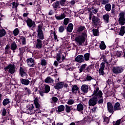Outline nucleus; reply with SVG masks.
Segmentation results:
<instances>
[{"mask_svg":"<svg viewBox=\"0 0 125 125\" xmlns=\"http://www.w3.org/2000/svg\"><path fill=\"white\" fill-rule=\"evenodd\" d=\"M92 98L89 100L88 104L90 107L94 106L96 104L102 105L104 100L103 99V93L102 91L99 90V87L96 88L92 95Z\"/></svg>","mask_w":125,"mask_h":125,"instance_id":"1","label":"nucleus"},{"mask_svg":"<svg viewBox=\"0 0 125 125\" xmlns=\"http://www.w3.org/2000/svg\"><path fill=\"white\" fill-rule=\"evenodd\" d=\"M87 38V31H84L81 35L77 36L75 38V42L79 43V45H83V43L85 42V39Z\"/></svg>","mask_w":125,"mask_h":125,"instance_id":"2","label":"nucleus"},{"mask_svg":"<svg viewBox=\"0 0 125 125\" xmlns=\"http://www.w3.org/2000/svg\"><path fill=\"white\" fill-rule=\"evenodd\" d=\"M35 109V106H34V104H30L26 105V108H25V113L26 114H29V115H32L33 114H41L42 113V110H36Z\"/></svg>","mask_w":125,"mask_h":125,"instance_id":"3","label":"nucleus"},{"mask_svg":"<svg viewBox=\"0 0 125 125\" xmlns=\"http://www.w3.org/2000/svg\"><path fill=\"white\" fill-rule=\"evenodd\" d=\"M38 40H44V35L42 31V25L39 24L37 29Z\"/></svg>","mask_w":125,"mask_h":125,"instance_id":"4","label":"nucleus"},{"mask_svg":"<svg viewBox=\"0 0 125 125\" xmlns=\"http://www.w3.org/2000/svg\"><path fill=\"white\" fill-rule=\"evenodd\" d=\"M100 23H101V20L99 18L95 16H93L92 19V26H95L96 29L98 27V25H100Z\"/></svg>","mask_w":125,"mask_h":125,"instance_id":"5","label":"nucleus"},{"mask_svg":"<svg viewBox=\"0 0 125 125\" xmlns=\"http://www.w3.org/2000/svg\"><path fill=\"white\" fill-rule=\"evenodd\" d=\"M119 25L124 26L125 24V12L122 11L119 14V18L118 20Z\"/></svg>","mask_w":125,"mask_h":125,"instance_id":"6","label":"nucleus"},{"mask_svg":"<svg viewBox=\"0 0 125 125\" xmlns=\"http://www.w3.org/2000/svg\"><path fill=\"white\" fill-rule=\"evenodd\" d=\"M124 70H125V67L122 66H116L113 67L112 72L113 74H122Z\"/></svg>","mask_w":125,"mask_h":125,"instance_id":"7","label":"nucleus"},{"mask_svg":"<svg viewBox=\"0 0 125 125\" xmlns=\"http://www.w3.org/2000/svg\"><path fill=\"white\" fill-rule=\"evenodd\" d=\"M25 22L27 23L28 27L31 28V30L36 28V22L33 21L30 18H27V19L25 20Z\"/></svg>","mask_w":125,"mask_h":125,"instance_id":"8","label":"nucleus"},{"mask_svg":"<svg viewBox=\"0 0 125 125\" xmlns=\"http://www.w3.org/2000/svg\"><path fill=\"white\" fill-rule=\"evenodd\" d=\"M5 71L9 70L10 74H14L15 73V65L14 64H9L4 68Z\"/></svg>","mask_w":125,"mask_h":125,"instance_id":"9","label":"nucleus"},{"mask_svg":"<svg viewBox=\"0 0 125 125\" xmlns=\"http://www.w3.org/2000/svg\"><path fill=\"white\" fill-rule=\"evenodd\" d=\"M27 72L26 69L23 68L22 67H20L19 75L21 77H22V78L25 77L26 79H27L28 77V74H27V72Z\"/></svg>","mask_w":125,"mask_h":125,"instance_id":"10","label":"nucleus"},{"mask_svg":"<svg viewBox=\"0 0 125 125\" xmlns=\"http://www.w3.org/2000/svg\"><path fill=\"white\" fill-rule=\"evenodd\" d=\"M20 81L21 84H23V85L27 86L29 85V84L32 85V83H33V81L30 82L29 80L27 79L21 78Z\"/></svg>","mask_w":125,"mask_h":125,"instance_id":"11","label":"nucleus"},{"mask_svg":"<svg viewBox=\"0 0 125 125\" xmlns=\"http://www.w3.org/2000/svg\"><path fill=\"white\" fill-rule=\"evenodd\" d=\"M26 62L29 67H35V65H36V62L33 58L27 59Z\"/></svg>","mask_w":125,"mask_h":125,"instance_id":"12","label":"nucleus"},{"mask_svg":"<svg viewBox=\"0 0 125 125\" xmlns=\"http://www.w3.org/2000/svg\"><path fill=\"white\" fill-rule=\"evenodd\" d=\"M107 110L109 113H111L112 114H114V112H115V108L114 107V106H113L112 103L108 102L107 103Z\"/></svg>","mask_w":125,"mask_h":125,"instance_id":"13","label":"nucleus"},{"mask_svg":"<svg viewBox=\"0 0 125 125\" xmlns=\"http://www.w3.org/2000/svg\"><path fill=\"white\" fill-rule=\"evenodd\" d=\"M34 104L35 106L36 109L35 110L40 111V108L41 107V104L39 103V100L38 99V97H36L34 100Z\"/></svg>","mask_w":125,"mask_h":125,"instance_id":"14","label":"nucleus"},{"mask_svg":"<svg viewBox=\"0 0 125 125\" xmlns=\"http://www.w3.org/2000/svg\"><path fill=\"white\" fill-rule=\"evenodd\" d=\"M42 40L37 39L36 41V48L41 49L42 48Z\"/></svg>","mask_w":125,"mask_h":125,"instance_id":"15","label":"nucleus"},{"mask_svg":"<svg viewBox=\"0 0 125 125\" xmlns=\"http://www.w3.org/2000/svg\"><path fill=\"white\" fill-rule=\"evenodd\" d=\"M75 61L78 62L79 63H83L84 61V59L83 55H79L77 56L75 58Z\"/></svg>","mask_w":125,"mask_h":125,"instance_id":"16","label":"nucleus"},{"mask_svg":"<svg viewBox=\"0 0 125 125\" xmlns=\"http://www.w3.org/2000/svg\"><path fill=\"white\" fill-rule=\"evenodd\" d=\"M55 89H61L64 87V82H59L54 86Z\"/></svg>","mask_w":125,"mask_h":125,"instance_id":"17","label":"nucleus"},{"mask_svg":"<svg viewBox=\"0 0 125 125\" xmlns=\"http://www.w3.org/2000/svg\"><path fill=\"white\" fill-rule=\"evenodd\" d=\"M81 88L84 93H87L88 92V84H83Z\"/></svg>","mask_w":125,"mask_h":125,"instance_id":"18","label":"nucleus"},{"mask_svg":"<svg viewBox=\"0 0 125 125\" xmlns=\"http://www.w3.org/2000/svg\"><path fill=\"white\" fill-rule=\"evenodd\" d=\"M77 110L78 112H82V111H83V105L81 103L78 104L77 105V109H73V111L77 112Z\"/></svg>","mask_w":125,"mask_h":125,"instance_id":"19","label":"nucleus"},{"mask_svg":"<svg viewBox=\"0 0 125 125\" xmlns=\"http://www.w3.org/2000/svg\"><path fill=\"white\" fill-rule=\"evenodd\" d=\"M11 53V50H10V46L9 44H7L4 49V54L7 55V54H9V53Z\"/></svg>","mask_w":125,"mask_h":125,"instance_id":"20","label":"nucleus"},{"mask_svg":"<svg viewBox=\"0 0 125 125\" xmlns=\"http://www.w3.org/2000/svg\"><path fill=\"white\" fill-rule=\"evenodd\" d=\"M74 28V25L73 23H69L68 26L66 28V31L68 32V33H72L73 32V29Z\"/></svg>","mask_w":125,"mask_h":125,"instance_id":"21","label":"nucleus"},{"mask_svg":"<svg viewBox=\"0 0 125 125\" xmlns=\"http://www.w3.org/2000/svg\"><path fill=\"white\" fill-rule=\"evenodd\" d=\"M114 111H119L122 110V107H121V104L119 102H117L114 104Z\"/></svg>","mask_w":125,"mask_h":125,"instance_id":"22","label":"nucleus"},{"mask_svg":"<svg viewBox=\"0 0 125 125\" xmlns=\"http://www.w3.org/2000/svg\"><path fill=\"white\" fill-rule=\"evenodd\" d=\"M52 6L53 8H54L55 10H56L57 8H60V3L59 1L56 0L54 3L52 4Z\"/></svg>","mask_w":125,"mask_h":125,"instance_id":"23","label":"nucleus"},{"mask_svg":"<svg viewBox=\"0 0 125 125\" xmlns=\"http://www.w3.org/2000/svg\"><path fill=\"white\" fill-rule=\"evenodd\" d=\"M71 91L72 92V93H77L78 91V92H80V90L79 89V87H78V86H77L76 85H74L73 86L72 89H71Z\"/></svg>","mask_w":125,"mask_h":125,"instance_id":"24","label":"nucleus"},{"mask_svg":"<svg viewBox=\"0 0 125 125\" xmlns=\"http://www.w3.org/2000/svg\"><path fill=\"white\" fill-rule=\"evenodd\" d=\"M99 27H97L96 29L94 28L92 30L93 35L94 37H97V36H99Z\"/></svg>","mask_w":125,"mask_h":125,"instance_id":"25","label":"nucleus"},{"mask_svg":"<svg viewBox=\"0 0 125 125\" xmlns=\"http://www.w3.org/2000/svg\"><path fill=\"white\" fill-rule=\"evenodd\" d=\"M65 110V106L63 105H60L59 106H58V110H56L57 113L59 112L61 113V112H63Z\"/></svg>","mask_w":125,"mask_h":125,"instance_id":"26","label":"nucleus"},{"mask_svg":"<svg viewBox=\"0 0 125 125\" xmlns=\"http://www.w3.org/2000/svg\"><path fill=\"white\" fill-rule=\"evenodd\" d=\"M125 26H121V27L120 28L119 35V36H123L125 35Z\"/></svg>","mask_w":125,"mask_h":125,"instance_id":"27","label":"nucleus"},{"mask_svg":"<svg viewBox=\"0 0 125 125\" xmlns=\"http://www.w3.org/2000/svg\"><path fill=\"white\" fill-rule=\"evenodd\" d=\"M53 82H54V81L49 76L47 77L44 80V83H52Z\"/></svg>","mask_w":125,"mask_h":125,"instance_id":"28","label":"nucleus"},{"mask_svg":"<svg viewBox=\"0 0 125 125\" xmlns=\"http://www.w3.org/2000/svg\"><path fill=\"white\" fill-rule=\"evenodd\" d=\"M103 18L105 23H108L109 22V19H110V16L109 14H105L103 16Z\"/></svg>","mask_w":125,"mask_h":125,"instance_id":"29","label":"nucleus"},{"mask_svg":"<svg viewBox=\"0 0 125 125\" xmlns=\"http://www.w3.org/2000/svg\"><path fill=\"white\" fill-rule=\"evenodd\" d=\"M11 50H16L17 49V44L15 42H13L11 43Z\"/></svg>","mask_w":125,"mask_h":125,"instance_id":"30","label":"nucleus"},{"mask_svg":"<svg viewBox=\"0 0 125 125\" xmlns=\"http://www.w3.org/2000/svg\"><path fill=\"white\" fill-rule=\"evenodd\" d=\"M55 17L57 20H62V19H64L65 17H66V15L65 14L63 13L60 16H57L56 15L55 16Z\"/></svg>","mask_w":125,"mask_h":125,"instance_id":"31","label":"nucleus"},{"mask_svg":"<svg viewBox=\"0 0 125 125\" xmlns=\"http://www.w3.org/2000/svg\"><path fill=\"white\" fill-rule=\"evenodd\" d=\"M8 104H10V100H9V99H4L2 102L3 106H6V105H8Z\"/></svg>","mask_w":125,"mask_h":125,"instance_id":"32","label":"nucleus"},{"mask_svg":"<svg viewBox=\"0 0 125 125\" xmlns=\"http://www.w3.org/2000/svg\"><path fill=\"white\" fill-rule=\"evenodd\" d=\"M44 93H48L50 91V86L48 85H46L43 90Z\"/></svg>","mask_w":125,"mask_h":125,"instance_id":"33","label":"nucleus"},{"mask_svg":"<svg viewBox=\"0 0 125 125\" xmlns=\"http://www.w3.org/2000/svg\"><path fill=\"white\" fill-rule=\"evenodd\" d=\"M92 80H93V78L91 76L87 74L86 75V77L83 80V82H90Z\"/></svg>","mask_w":125,"mask_h":125,"instance_id":"34","label":"nucleus"},{"mask_svg":"<svg viewBox=\"0 0 125 125\" xmlns=\"http://www.w3.org/2000/svg\"><path fill=\"white\" fill-rule=\"evenodd\" d=\"M89 57H90V53H86L84 54V60L85 61H89Z\"/></svg>","mask_w":125,"mask_h":125,"instance_id":"35","label":"nucleus"},{"mask_svg":"<svg viewBox=\"0 0 125 125\" xmlns=\"http://www.w3.org/2000/svg\"><path fill=\"white\" fill-rule=\"evenodd\" d=\"M85 29H86L85 28V26L81 25L78 28L77 32H78L79 33H80V32H83V31H83V33H84V31H86Z\"/></svg>","mask_w":125,"mask_h":125,"instance_id":"36","label":"nucleus"},{"mask_svg":"<svg viewBox=\"0 0 125 125\" xmlns=\"http://www.w3.org/2000/svg\"><path fill=\"white\" fill-rule=\"evenodd\" d=\"M87 66V64L86 63L82 64L81 67L79 69V73L80 74H81V73H82V72H83V71L84 70V69H85V67Z\"/></svg>","mask_w":125,"mask_h":125,"instance_id":"37","label":"nucleus"},{"mask_svg":"<svg viewBox=\"0 0 125 125\" xmlns=\"http://www.w3.org/2000/svg\"><path fill=\"white\" fill-rule=\"evenodd\" d=\"M104 8L106 11H110L111 9H112V5L110 3H107L105 4Z\"/></svg>","mask_w":125,"mask_h":125,"instance_id":"38","label":"nucleus"},{"mask_svg":"<svg viewBox=\"0 0 125 125\" xmlns=\"http://www.w3.org/2000/svg\"><path fill=\"white\" fill-rule=\"evenodd\" d=\"M100 48L102 50L106 49V45L105 44V42L104 41L101 42V43L100 44Z\"/></svg>","mask_w":125,"mask_h":125,"instance_id":"39","label":"nucleus"},{"mask_svg":"<svg viewBox=\"0 0 125 125\" xmlns=\"http://www.w3.org/2000/svg\"><path fill=\"white\" fill-rule=\"evenodd\" d=\"M6 35V31L4 29L2 28V29H0V38H2V37H4Z\"/></svg>","mask_w":125,"mask_h":125,"instance_id":"40","label":"nucleus"},{"mask_svg":"<svg viewBox=\"0 0 125 125\" xmlns=\"http://www.w3.org/2000/svg\"><path fill=\"white\" fill-rule=\"evenodd\" d=\"M20 41H21L22 45H25L26 42V38L24 36H21L20 38Z\"/></svg>","mask_w":125,"mask_h":125,"instance_id":"41","label":"nucleus"},{"mask_svg":"<svg viewBox=\"0 0 125 125\" xmlns=\"http://www.w3.org/2000/svg\"><path fill=\"white\" fill-rule=\"evenodd\" d=\"M69 22H70V19L69 18H65L64 19L63 22L62 23V26H67L68 24H69Z\"/></svg>","mask_w":125,"mask_h":125,"instance_id":"42","label":"nucleus"},{"mask_svg":"<svg viewBox=\"0 0 125 125\" xmlns=\"http://www.w3.org/2000/svg\"><path fill=\"white\" fill-rule=\"evenodd\" d=\"M61 53V58H62V61L60 62V63H61L62 61L63 60H65V58H66V56H67V54L65 52H60Z\"/></svg>","mask_w":125,"mask_h":125,"instance_id":"43","label":"nucleus"},{"mask_svg":"<svg viewBox=\"0 0 125 125\" xmlns=\"http://www.w3.org/2000/svg\"><path fill=\"white\" fill-rule=\"evenodd\" d=\"M92 69H93V65L92 64H91L87 66L86 68L85 69V71L83 72H85V73H86V72H90Z\"/></svg>","mask_w":125,"mask_h":125,"instance_id":"44","label":"nucleus"},{"mask_svg":"<svg viewBox=\"0 0 125 125\" xmlns=\"http://www.w3.org/2000/svg\"><path fill=\"white\" fill-rule=\"evenodd\" d=\"M65 29H66V26L62 25L59 28V32L60 33H63L65 31Z\"/></svg>","mask_w":125,"mask_h":125,"instance_id":"45","label":"nucleus"},{"mask_svg":"<svg viewBox=\"0 0 125 125\" xmlns=\"http://www.w3.org/2000/svg\"><path fill=\"white\" fill-rule=\"evenodd\" d=\"M90 10L91 12H93V13H94V14H96V13H97V12H98V9H95V7L93 6L90 8Z\"/></svg>","mask_w":125,"mask_h":125,"instance_id":"46","label":"nucleus"},{"mask_svg":"<svg viewBox=\"0 0 125 125\" xmlns=\"http://www.w3.org/2000/svg\"><path fill=\"white\" fill-rule=\"evenodd\" d=\"M19 33H20L19 29L18 28L15 29L13 31V35L14 37H16V36H18V34H19Z\"/></svg>","mask_w":125,"mask_h":125,"instance_id":"47","label":"nucleus"},{"mask_svg":"<svg viewBox=\"0 0 125 125\" xmlns=\"http://www.w3.org/2000/svg\"><path fill=\"white\" fill-rule=\"evenodd\" d=\"M124 54V52L122 51H117L116 55L117 57H121Z\"/></svg>","mask_w":125,"mask_h":125,"instance_id":"48","label":"nucleus"},{"mask_svg":"<svg viewBox=\"0 0 125 125\" xmlns=\"http://www.w3.org/2000/svg\"><path fill=\"white\" fill-rule=\"evenodd\" d=\"M47 64V61L45 59H42L41 60V65L42 66H46Z\"/></svg>","mask_w":125,"mask_h":125,"instance_id":"49","label":"nucleus"},{"mask_svg":"<svg viewBox=\"0 0 125 125\" xmlns=\"http://www.w3.org/2000/svg\"><path fill=\"white\" fill-rule=\"evenodd\" d=\"M12 8H16V10H17V7H18V5H19V2H15V1L13 2L12 3Z\"/></svg>","mask_w":125,"mask_h":125,"instance_id":"50","label":"nucleus"},{"mask_svg":"<svg viewBox=\"0 0 125 125\" xmlns=\"http://www.w3.org/2000/svg\"><path fill=\"white\" fill-rule=\"evenodd\" d=\"M104 69L105 68H99V73L100 76H103L104 75H105V72H104Z\"/></svg>","mask_w":125,"mask_h":125,"instance_id":"51","label":"nucleus"},{"mask_svg":"<svg viewBox=\"0 0 125 125\" xmlns=\"http://www.w3.org/2000/svg\"><path fill=\"white\" fill-rule=\"evenodd\" d=\"M65 110L66 113H70V112H71V107L69 105L66 104Z\"/></svg>","mask_w":125,"mask_h":125,"instance_id":"52","label":"nucleus"},{"mask_svg":"<svg viewBox=\"0 0 125 125\" xmlns=\"http://www.w3.org/2000/svg\"><path fill=\"white\" fill-rule=\"evenodd\" d=\"M51 99V103H56V102L58 101V98H57L56 97H52Z\"/></svg>","mask_w":125,"mask_h":125,"instance_id":"53","label":"nucleus"},{"mask_svg":"<svg viewBox=\"0 0 125 125\" xmlns=\"http://www.w3.org/2000/svg\"><path fill=\"white\" fill-rule=\"evenodd\" d=\"M56 60H57L58 62H60V60H61V55L60 52L57 54Z\"/></svg>","mask_w":125,"mask_h":125,"instance_id":"54","label":"nucleus"},{"mask_svg":"<svg viewBox=\"0 0 125 125\" xmlns=\"http://www.w3.org/2000/svg\"><path fill=\"white\" fill-rule=\"evenodd\" d=\"M104 122H105V123H109L110 122V119H109V117H106L105 116H104Z\"/></svg>","mask_w":125,"mask_h":125,"instance_id":"55","label":"nucleus"},{"mask_svg":"<svg viewBox=\"0 0 125 125\" xmlns=\"http://www.w3.org/2000/svg\"><path fill=\"white\" fill-rule=\"evenodd\" d=\"M19 51H20V56H21L23 54H24V49L23 47L19 48Z\"/></svg>","mask_w":125,"mask_h":125,"instance_id":"56","label":"nucleus"},{"mask_svg":"<svg viewBox=\"0 0 125 125\" xmlns=\"http://www.w3.org/2000/svg\"><path fill=\"white\" fill-rule=\"evenodd\" d=\"M110 1V0H102V4H107L108 3H109V2Z\"/></svg>","mask_w":125,"mask_h":125,"instance_id":"57","label":"nucleus"},{"mask_svg":"<svg viewBox=\"0 0 125 125\" xmlns=\"http://www.w3.org/2000/svg\"><path fill=\"white\" fill-rule=\"evenodd\" d=\"M53 35H54L55 41L57 40V42H59V40H58L57 35H56V33L55 32V31H54Z\"/></svg>","mask_w":125,"mask_h":125,"instance_id":"58","label":"nucleus"},{"mask_svg":"<svg viewBox=\"0 0 125 125\" xmlns=\"http://www.w3.org/2000/svg\"><path fill=\"white\" fill-rule=\"evenodd\" d=\"M67 103L68 105H73V104L74 103V100L70 99L68 100Z\"/></svg>","mask_w":125,"mask_h":125,"instance_id":"59","label":"nucleus"},{"mask_svg":"<svg viewBox=\"0 0 125 125\" xmlns=\"http://www.w3.org/2000/svg\"><path fill=\"white\" fill-rule=\"evenodd\" d=\"M6 115V109L5 108H3L2 112V116L3 117L5 116Z\"/></svg>","mask_w":125,"mask_h":125,"instance_id":"60","label":"nucleus"},{"mask_svg":"<svg viewBox=\"0 0 125 125\" xmlns=\"http://www.w3.org/2000/svg\"><path fill=\"white\" fill-rule=\"evenodd\" d=\"M101 69H105V62H102L100 64V68Z\"/></svg>","mask_w":125,"mask_h":125,"instance_id":"61","label":"nucleus"},{"mask_svg":"<svg viewBox=\"0 0 125 125\" xmlns=\"http://www.w3.org/2000/svg\"><path fill=\"white\" fill-rule=\"evenodd\" d=\"M59 2L61 5H64V4H65V2H66V0H60Z\"/></svg>","mask_w":125,"mask_h":125,"instance_id":"62","label":"nucleus"},{"mask_svg":"<svg viewBox=\"0 0 125 125\" xmlns=\"http://www.w3.org/2000/svg\"><path fill=\"white\" fill-rule=\"evenodd\" d=\"M23 48L24 52H26V51H27V52H29V51H30V49H29L27 46H24Z\"/></svg>","mask_w":125,"mask_h":125,"instance_id":"63","label":"nucleus"},{"mask_svg":"<svg viewBox=\"0 0 125 125\" xmlns=\"http://www.w3.org/2000/svg\"><path fill=\"white\" fill-rule=\"evenodd\" d=\"M96 109H97V107L94 106L91 110H92V113H95L96 112Z\"/></svg>","mask_w":125,"mask_h":125,"instance_id":"64","label":"nucleus"}]
</instances>
